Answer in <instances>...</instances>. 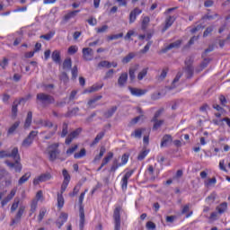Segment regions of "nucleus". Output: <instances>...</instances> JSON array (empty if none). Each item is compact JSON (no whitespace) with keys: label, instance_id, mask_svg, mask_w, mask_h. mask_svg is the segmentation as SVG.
<instances>
[{"label":"nucleus","instance_id":"f257e3e1","mask_svg":"<svg viewBox=\"0 0 230 230\" xmlns=\"http://www.w3.org/2000/svg\"><path fill=\"white\" fill-rule=\"evenodd\" d=\"M4 157H12L14 161V163L10 162V160L4 161V164H6L10 170H14L17 173H21V172H22V164H21L19 148L13 147L11 153L5 150L0 151V159H4Z\"/></svg>","mask_w":230,"mask_h":230},{"label":"nucleus","instance_id":"f03ea898","mask_svg":"<svg viewBox=\"0 0 230 230\" xmlns=\"http://www.w3.org/2000/svg\"><path fill=\"white\" fill-rule=\"evenodd\" d=\"M58 143H54L48 147L49 159L51 163L57 161V159L59 161H66V157L60 156V149H58Z\"/></svg>","mask_w":230,"mask_h":230},{"label":"nucleus","instance_id":"7ed1b4c3","mask_svg":"<svg viewBox=\"0 0 230 230\" xmlns=\"http://www.w3.org/2000/svg\"><path fill=\"white\" fill-rule=\"evenodd\" d=\"M36 100L37 102H40V103H41L44 107L47 105H51V103H55V97L44 93H38Z\"/></svg>","mask_w":230,"mask_h":230},{"label":"nucleus","instance_id":"20e7f679","mask_svg":"<svg viewBox=\"0 0 230 230\" xmlns=\"http://www.w3.org/2000/svg\"><path fill=\"white\" fill-rule=\"evenodd\" d=\"M121 207H116L113 212L114 230L121 229Z\"/></svg>","mask_w":230,"mask_h":230},{"label":"nucleus","instance_id":"39448f33","mask_svg":"<svg viewBox=\"0 0 230 230\" xmlns=\"http://www.w3.org/2000/svg\"><path fill=\"white\" fill-rule=\"evenodd\" d=\"M36 136H39V131H35V130L31 131L27 136V137L23 139V141L22 142V146L23 148H30V146L33 145V141Z\"/></svg>","mask_w":230,"mask_h":230},{"label":"nucleus","instance_id":"423d86ee","mask_svg":"<svg viewBox=\"0 0 230 230\" xmlns=\"http://www.w3.org/2000/svg\"><path fill=\"white\" fill-rule=\"evenodd\" d=\"M26 208L24 206H21L16 213V215L14 216V218H12L10 226H15V224H20L21 220L22 218V215H24V211H25Z\"/></svg>","mask_w":230,"mask_h":230},{"label":"nucleus","instance_id":"0eeeda50","mask_svg":"<svg viewBox=\"0 0 230 230\" xmlns=\"http://www.w3.org/2000/svg\"><path fill=\"white\" fill-rule=\"evenodd\" d=\"M134 175V170L128 171L121 179L120 184L123 191H127V188L128 187V179H130Z\"/></svg>","mask_w":230,"mask_h":230},{"label":"nucleus","instance_id":"6e6552de","mask_svg":"<svg viewBox=\"0 0 230 230\" xmlns=\"http://www.w3.org/2000/svg\"><path fill=\"white\" fill-rule=\"evenodd\" d=\"M83 58L86 62H89L94 58V51L91 48L83 49Z\"/></svg>","mask_w":230,"mask_h":230},{"label":"nucleus","instance_id":"1a4fd4ad","mask_svg":"<svg viewBox=\"0 0 230 230\" xmlns=\"http://www.w3.org/2000/svg\"><path fill=\"white\" fill-rule=\"evenodd\" d=\"M51 179V173L46 172L43 174H40L38 178H35L33 180L34 186H38V184H40V182H46V181H49Z\"/></svg>","mask_w":230,"mask_h":230},{"label":"nucleus","instance_id":"9d476101","mask_svg":"<svg viewBox=\"0 0 230 230\" xmlns=\"http://www.w3.org/2000/svg\"><path fill=\"white\" fill-rule=\"evenodd\" d=\"M80 132H82V128H77L74 131H72L67 137L66 138V145H71V143L73 142V139H75V137H78V136H80Z\"/></svg>","mask_w":230,"mask_h":230},{"label":"nucleus","instance_id":"9b49d317","mask_svg":"<svg viewBox=\"0 0 230 230\" xmlns=\"http://www.w3.org/2000/svg\"><path fill=\"white\" fill-rule=\"evenodd\" d=\"M181 44H182V40H177L176 41L167 45L164 49H162V53H168V51H170V49H179L181 48Z\"/></svg>","mask_w":230,"mask_h":230},{"label":"nucleus","instance_id":"f8f14e48","mask_svg":"<svg viewBox=\"0 0 230 230\" xmlns=\"http://www.w3.org/2000/svg\"><path fill=\"white\" fill-rule=\"evenodd\" d=\"M141 13H143V11L137 7L132 10L129 13V24H133V22H136L137 15H141Z\"/></svg>","mask_w":230,"mask_h":230},{"label":"nucleus","instance_id":"ddd939ff","mask_svg":"<svg viewBox=\"0 0 230 230\" xmlns=\"http://www.w3.org/2000/svg\"><path fill=\"white\" fill-rule=\"evenodd\" d=\"M129 92L131 93L132 96H145L146 94V90L139 89V88H134L129 86L128 87Z\"/></svg>","mask_w":230,"mask_h":230},{"label":"nucleus","instance_id":"4468645a","mask_svg":"<svg viewBox=\"0 0 230 230\" xmlns=\"http://www.w3.org/2000/svg\"><path fill=\"white\" fill-rule=\"evenodd\" d=\"M173 141V138L172 137V135H164L162 138L160 146L161 148H164V146H168V145H172Z\"/></svg>","mask_w":230,"mask_h":230},{"label":"nucleus","instance_id":"2eb2a0df","mask_svg":"<svg viewBox=\"0 0 230 230\" xmlns=\"http://www.w3.org/2000/svg\"><path fill=\"white\" fill-rule=\"evenodd\" d=\"M15 193H17V190L13 189L10 192L9 195H7V197H5L2 201V208H4L6 206V204H8L10 202V200H12V199H13V197H15Z\"/></svg>","mask_w":230,"mask_h":230},{"label":"nucleus","instance_id":"dca6fc26","mask_svg":"<svg viewBox=\"0 0 230 230\" xmlns=\"http://www.w3.org/2000/svg\"><path fill=\"white\" fill-rule=\"evenodd\" d=\"M128 80V74L127 72L122 73L118 79L119 87H123L127 84V81Z\"/></svg>","mask_w":230,"mask_h":230},{"label":"nucleus","instance_id":"f3484780","mask_svg":"<svg viewBox=\"0 0 230 230\" xmlns=\"http://www.w3.org/2000/svg\"><path fill=\"white\" fill-rule=\"evenodd\" d=\"M79 217H80L79 229L84 230V227L85 226V213L84 212L83 208H80V209H79Z\"/></svg>","mask_w":230,"mask_h":230},{"label":"nucleus","instance_id":"a211bd4d","mask_svg":"<svg viewBox=\"0 0 230 230\" xmlns=\"http://www.w3.org/2000/svg\"><path fill=\"white\" fill-rule=\"evenodd\" d=\"M173 22H175L174 16H168L165 19V25L162 30L163 33H164V31H166V30H168V28H171V26L173 24Z\"/></svg>","mask_w":230,"mask_h":230},{"label":"nucleus","instance_id":"6ab92c4d","mask_svg":"<svg viewBox=\"0 0 230 230\" xmlns=\"http://www.w3.org/2000/svg\"><path fill=\"white\" fill-rule=\"evenodd\" d=\"M78 13H80V10L70 11L64 16V21L67 22L70 19H75Z\"/></svg>","mask_w":230,"mask_h":230},{"label":"nucleus","instance_id":"aec40b11","mask_svg":"<svg viewBox=\"0 0 230 230\" xmlns=\"http://www.w3.org/2000/svg\"><path fill=\"white\" fill-rule=\"evenodd\" d=\"M21 105V101L15 100L12 106V118L13 119H15L17 118V107Z\"/></svg>","mask_w":230,"mask_h":230},{"label":"nucleus","instance_id":"412c9836","mask_svg":"<svg viewBox=\"0 0 230 230\" xmlns=\"http://www.w3.org/2000/svg\"><path fill=\"white\" fill-rule=\"evenodd\" d=\"M216 211H217L219 215H224V213L227 211V202H223L218 205L216 208Z\"/></svg>","mask_w":230,"mask_h":230},{"label":"nucleus","instance_id":"4be33fe9","mask_svg":"<svg viewBox=\"0 0 230 230\" xmlns=\"http://www.w3.org/2000/svg\"><path fill=\"white\" fill-rule=\"evenodd\" d=\"M78 112H80V108L75 107L73 108L72 110H69L65 115V118H73V116H76V114H78Z\"/></svg>","mask_w":230,"mask_h":230},{"label":"nucleus","instance_id":"5701e85b","mask_svg":"<svg viewBox=\"0 0 230 230\" xmlns=\"http://www.w3.org/2000/svg\"><path fill=\"white\" fill-rule=\"evenodd\" d=\"M152 123H154L153 125V130H158L159 128H161V127H163V125L164 124V120L163 119H151Z\"/></svg>","mask_w":230,"mask_h":230},{"label":"nucleus","instance_id":"b1692460","mask_svg":"<svg viewBox=\"0 0 230 230\" xmlns=\"http://www.w3.org/2000/svg\"><path fill=\"white\" fill-rule=\"evenodd\" d=\"M31 177V172H26L23 174L18 181L19 186H22L25 182H28V180Z\"/></svg>","mask_w":230,"mask_h":230},{"label":"nucleus","instance_id":"393cba45","mask_svg":"<svg viewBox=\"0 0 230 230\" xmlns=\"http://www.w3.org/2000/svg\"><path fill=\"white\" fill-rule=\"evenodd\" d=\"M143 132H145V128H140L135 129L133 133H131V137H136L137 139H141V136H143Z\"/></svg>","mask_w":230,"mask_h":230},{"label":"nucleus","instance_id":"a878e982","mask_svg":"<svg viewBox=\"0 0 230 230\" xmlns=\"http://www.w3.org/2000/svg\"><path fill=\"white\" fill-rule=\"evenodd\" d=\"M116 111H118V106H113L110 110H108L106 112H104V118L109 119L112 118L114 116Z\"/></svg>","mask_w":230,"mask_h":230},{"label":"nucleus","instance_id":"bb28decb","mask_svg":"<svg viewBox=\"0 0 230 230\" xmlns=\"http://www.w3.org/2000/svg\"><path fill=\"white\" fill-rule=\"evenodd\" d=\"M21 125V121H16L14 122L8 129L7 134L8 136H12V134H13L17 128H19V126Z\"/></svg>","mask_w":230,"mask_h":230},{"label":"nucleus","instance_id":"cd10ccee","mask_svg":"<svg viewBox=\"0 0 230 230\" xmlns=\"http://www.w3.org/2000/svg\"><path fill=\"white\" fill-rule=\"evenodd\" d=\"M32 118H33V113L31 111H29L27 113V117H26V119H25L24 128H29V127H31Z\"/></svg>","mask_w":230,"mask_h":230},{"label":"nucleus","instance_id":"c85d7f7f","mask_svg":"<svg viewBox=\"0 0 230 230\" xmlns=\"http://www.w3.org/2000/svg\"><path fill=\"white\" fill-rule=\"evenodd\" d=\"M103 84H95L90 89L86 90L85 93H96L97 91H100V89H102Z\"/></svg>","mask_w":230,"mask_h":230},{"label":"nucleus","instance_id":"c756f323","mask_svg":"<svg viewBox=\"0 0 230 230\" xmlns=\"http://www.w3.org/2000/svg\"><path fill=\"white\" fill-rule=\"evenodd\" d=\"M137 67H139V65H137L134 67L129 68L128 73H129V79L131 82H134L136 80V71H137Z\"/></svg>","mask_w":230,"mask_h":230},{"label":"nucleus","instance_id":"7c9ffc66","mask_svg":"<svg viewBox=\"0 0 230 230\" xmlns=\"http://www.w3.org/2000/svg\"><path fill=\"white\" fill-rule=\"evenodd\" d=\"M51 58L56 64H60V51L54 50Z\"/></svg>","mask_w":230,"mask_h":230},{"label":"nucleus","instance_id":"2f4dec72","mask_svg":"<svg viewBox=\"0 0 230 230\" xmlns=\"http://www.w3.org/2000/svg\"><path fill=\"white\" fill-rule=\"evenodd\" d=\"M181 77H182V73L178 72L172 83V87H170L169 89H175V87H177V83L181 80Z\"/></svg>","mask_w":230,"mask_h":230},{"label":"nucleus","instance_id":"473e14b6","mask_svg":"<svg viewBox=\"0 0 230 230\" xmlns=\"http://www.w3.org/2000/svg\"><path fill=\"white\" fill-rule=\"evenodd\" d=\"M114 157V153L109 152L108 155L103 158L102 166H105L106 164H109V161Z\"/></svg>","mask_w":230,"mask_h":230},{"label":"nucleus","instance_id":"72a5a7b5","mask_svg":"<svg viewBox=\"0 0 230 230\" xmlns=\"http://www.w3.org/2000/svg\"><path fill=\"white\" fill-rule=\"evenodd\" d=\"M73 66V61L71 58H66L63 62V69H66V71H69L71 69V66Z\"/></svg>","mask_w":230,"mask_h":230},{"label":"nucleus","instance_id":"f704fd0d","mask_svg":"<svg viewBox=\"0 0 230 230\" xmlns=\"http://www.w3.org/2000/svg\"><path fill=\"white\" fill-rule=\"evenodd\" d=\"M136 57V54L134 52L128 53L126 57L122 58V64H128L132 58Z\"/></svg>","mask_w":230,"mask_h":230},{"label":"nucleus","instance_id":"c9c22d12","mask_svg":"<svg viewBox=\"0 0 230 230\" xmlns=\"http://www.w3.org/2000/svg\"><path fill=\"white\" fill-rule=\"evenodd\" d=\"M39 202L37 201V199H32L31 204V209H30V214L29 216L31 217V215L33 213H35V211H37V206H38Z\"/></svg>","mask_w":230,"mask_h":230},{"label":"nucleus","instance_id":"e433bc0d","mask_svg":"<svg viewBox=\"0 0 230 230\" xmlns=\"http://www.w3.org/2000/svg\"><path fill=\"white\" fill-rule=\"evenodd\" d=\"M46 213H48V209H46V208H41L40 209V214L38 216L39 222H42V220H44V217H46Z\"/></svg>","mask_w":230,"mask_h":230},{"label":"nucleus","instance_id":"4c0bfd02","mask_svg":"<svg viewBox=\"0 0 230 230\" xmlns=\"http://www.w3.org/2000/svg\"><path fill=\"white\" fill-rule=\"evenodd\" d=\"M10 64V59L7 58H3V60L0 61V67L4 71L8 65Z\"/></svg>","mask_w":230,"mask_h":230},{"label":"nucleus","instance_id":"58836bf2","mask_svg":"<svg viewBox=\"0 0 230 230\" xmlns=\"http://www.w3.org/2000/svg\"><path fill=\"white\" fill-rule=\"evenodd\" d=\"M105 136V131L100 132L93 141L92 145H98L100 143L101 139H103V137Z\"/></svg>","mask_w":230,"mask_h":230},{"label":"nucleus","instance_id":"ea45409f","mask_svg":"<svg viewBox=\"0 0 230 230\" xmlns=\"http://www.w3.org/2000/svg\"><path fill=\"white\" fill-rule=\"evenodd\" d=\"M86 154H87V151L85 150V148H83L80 150L79 153H75L74 155V157L75 159H82V157H85Z\"/></svg>","mask_w":230,"mask_h":230},{"label":"nucleus","instance_id":"a19ab883","mask_svg":"<svg viewBox=\"0 0 230 230\" xmlns=\"http://www.w3.org/2000/svg\"><path fill=\"white\" fill-rule=\"evenodd\" d=\"M57 130H58V126H55L52 131H49L45 137L44 139H51L55 134H57Z\"/></svg>","mask_w":230,"mask_h":230},{"label":"nucleus","instance_id":"79ce46f5","mask_svg":"<svg viewBox=\"0 0 230 230\" xmlns=\"http://www.w3.org/2000/svg\"><path fill=\"white\" fill-rule=\"evenodd\" d=\"M185 73L187 75V78H191L194 73L193 66H185Z\"/></svg>","mask_w":230,"mask_h":230},{"label":"nucleus","instance_id":"37998d69","mask_svg":"<svg viewBox=\"0 0 230 230\" xmlns=\"http://www.w3.org/2000/svg\"><path fill=\"white\" fill-rule=\"evenodd\" d=\"M122 165L120 164V163H118V159H114L113 160V164H112V165H111V170H110V172H116V170H118V168H119V167H121Z\"/></svg>","mask_w":230,"mask_h":230},{"label":"nucleus","instance_id":"c03bdc74","mask_svg":"<svg viewBox=\"0 0 230 230\" xmlns=\"http://www.w3.org/2000/svg\"><path fill=\"white\" fill-rule=\"evenodd\" d=\"M146 75H148V68L142 69V71H140L137 75V80L139 81L143 80V78H145Z\"/></svg>","mask_w":230,"mask_h":230},{"label":"nucleus","instance_id":"a18cd8bd","mask_svg":"<svg viewBox=\"0 0 230 230\" xmlns=\"http://www.w3.org/2000/svg\"><path fill=\"white\" fill-rule=\"evenodd\" d=\"M64 196L60 193H58V208H64Z\"/></svg>","mask_w":230,"mask_h":230},{"label":"nucleus","instance_id":"49530a36","mask_svg":"<svg viewBox=\"0 0 230 230\" xmlns=\"http://www.w3.org/2000/svg\"><path fill=\"white\" fill-rule=\"evenodd\" d=\"M62 173H63V177H64L63 182H67V183H69L70 181H71V175H69V172H67V170L64 169V170L62 171Z\"/></svg>","mask_w":230,"mask_h":230},{"label":"nucleus","instance_id":"de8ad7c7","mask_svg":"<svg viewBox=\"0 0 230 230\" xmlns=\"http://www.w3.org/2000/svg\"><path fill=\"white\" fill-rule=\"evenodd\" d=\"M55 37V31H49L47 34L41 35L40 39H44L45 40H51Z\"/></svg>","mask_w":230,"mask_h":230},{"label":"nucleus","instance_id":"09e8293b","mask_svg":"<svg viewBox=\"0 0 230 230\" xmlns=\"http://www.w3.org/2000/svg\"><path fill=\"white\" fill-rule=\"evenodd\" d=\"M68 55H75V53H78V46L72 45L67 49Z\"/></svg>","mask_w":230,"mask_h":230},{"label":"nucleus","instance_id":"8fccbe9b","mask_svg":"<svg viewBox=\"0 0 230 230\" xmlns=\"http://www.w3.org/2000/svg\"><path fill=\"white\" fill-rule=\"evenodd\" d=\"M114 69H110L108 72H106L103 80H111L114 78Z\"/></svg>","mask_w":230,"mask_h":230},{"label":"nucleus","instance_id":"3c124183","mask_svg":"<svg viewBox=\"0 0 230 230\" xmlns=\"http://www.w3.org/2000/svg\"><path fill=\"white\" fill-rule=\"evenodd\" d=\"M68 134V126L67 123L64 122L62 126L61 137H66Z\"/></svg>","mask_w":230,"mask_h":230},{"label":"nucleus","instance_id":"603ef678","mask_svg":"<svg viewBox=\"0 0 230 230\" xmlns=\"http://www.w3.org/2000/svg\"><path fill=\"white\" fill-rule=\"evenodd\" d=\"M98 66L99 67H107V69H111V67H112V64L109 61H101Z\"/></svg>","mask_w":230,"mask_h":230},{"label":"nucleus","instance_id":"864d4df0","mask_svg":"<svg viewBox=\"0 0 230 230\" xmlns=\"http://www.w3.org/2000/svg\"><path fill=\"white\" fill-rule=\"evenodd\" d=\"M123 32H120L119 34H112L108 37L109 40H118V39H122Z\"/></svg>","mask_w":230,"mask_h":230},{"label":"nucleus","instance_id":"5fc2aeb1","mask_svg":"<svg viewBox=\"0 0 230 230\" xmlns=\"http://www.w3.org/2000/svg\"><path fill=\"white\" fill-rule=\"evenodd\" d=\"M76 150H78V145H75L74 146L68 148L66 150V155H73Z\"/></svg>","mask_w":230,"mask_h":230},{"label":"nucleus","instance_id":"6e6d98bb","mask_svg":"<svg viewBox=\"0 0 230 230\" xmlns=\"http://www.w3.org/2000/svg\"><path fill=\"white\" fill-rule=\"evenodd\" d=\"M40 123L42 127H47L48 128H51L53 127V122L50 120H40Z\"/></svg>","mask_w":230,"mask_h":230},{"label":"nucleus","instance_id":"4d7b16f0","mask_svg":"<svg viewBox=\"0 0 230 230\" xmlns=\"http://www.w3.org/2000/svg\"><path fill=\"white\" fill-rule=\"evenodd\" d=\"M149 22H150V17L145 16L142 20L143 30H145L146 28V26H148Z\"/></svg>","mask_w":230,"mask_h":230},{"label":"nucleus","instance_id":"13d9d810","mask_svg":"<svg viewBox=\"0 0 230 230\" xmlns=\"http://www.w3.org/2000/svg\"><path fill=\"white\" fill-rule=\"evenodd\" d=\"M163 112H164V108H162V109L158 110L157 111H155L152 119H154V120L159 119V118H161V114H163Z\"/></svg>","mask_w":230,"mask_h":230},{"label":"nucleus","instance_id":"bf43d9fd","mask_svg":"<svg viewBox=\"0 0 230 230\" xmlns=\"http://www.w3.org/2000/svg\"><path fill=\"white\" fill-rule=\"evenodd\" d=\"M215 184H217V178H211L208 179L206 182L205 185L209 187V186H215Z\"/></svg>","mask_w":230,"mask_h":230},{"label":"nucleus","instance_id":"052dcab7","mask_svg":"<svg viewBox=\"0 0 230 230\" xmlns=\"http://www.w3.org/2000/svg\"><path fill=\"white\" fill-rule=\"evenodd\" d=\"M95 30H96L97 33H105V31H107L109 30V26L103 25L102 27L96 28Z\"/></svg>","mask_w":230,"mask_h":230},{"label":"nucleus","instance_id":"680f3d73","mask_svg":"<svg viewBox=\"0 0 230 230\" xmlns=\"http://www.w3.org/2000/svg\"><path fill=\"white\" fill-rule=\"evenodd\" d=\"M146 155H148V151L144 150V151L139 153V155L137 156V160L138 161H143V159H145V157H146Z\"/></svg>","mask_w":230,"mask_h":230},{"label":"nucleus","instance_id":"e2e57ef3","mask_svg":"<svg viewBox=\"0 0 230 230\" xmlns=\"http://www.w3.org/2000/svg\"><path fill=\"white\" fill-rule=\"evenodd\" d=\"M102 95H98V96H95L93 99H91V100L88 102L89 107H91V105H93V103H96V102H99V100H102Z\"/></svg>","mask_w":230,"mask_h":230},{"label":"nucleus","instance_id":"0e129e2a","mask_svg":"<svg viewBox=\"0 0 230 230\" xmlns=\"http://www.w3.org/2000/svg\"><path fill=\"white\" fill-rule=\"evenodd\" d=\"M153 41H148L147 44L144 47L142 50H140L141 53L145 54L147 53V51L150 50V47L152 46Z\"/></svg>","mask_w":230,"mask_h":230},{"label":"nucleus","instance_id":"69168bd1","mask_svg":"<svg viewBox=\"0 0 230 230\" xmlns=\"http://www.w3.org/2000/svg\"><path fill=\"white\" fill-rule=\"evenodd\" d=\"M127 163H128V155L124 154L121 157V166H125V164H127Z\"/></svg>","mask_w":230,"mask_h":230},{"label":"nucleus","instance_id":"338daca9","mask_svg":"<svg viewBox=\"0 0 230 230\" xmlns=\"http://www.w3.org/2000/svg\"><path fill=\"white\" fill-rule=\"evenodd\" d=\"M193 57L190 56L185 59V66H192L193 64Z\"/></svg>","mask_w":230,"mask_h":230},{"label":"nucleus","instance_id":"774afa93","mask_svg":"<svg viewBox=\"0 0 230 230\" xmlns=\"http://www.w3.org/2000/svg\"><path fill=\"white\" fill-rule=\"evenodd\" d=\"M146 229H149V230H155V225L152 221H148L146 225Z\"/></svg>","mask_w":230,"mask_h":230}]
</instances>
